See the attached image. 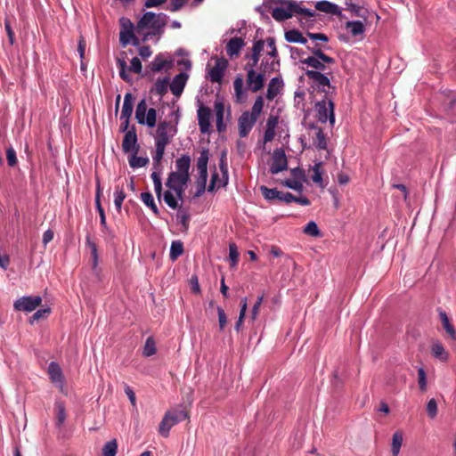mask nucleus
<instances>
[{"mask_svg": "<svg viewBox=\"0 0 456 456\" xmlns=\"http://www.w3.org/2000/svg\"><path fill=\"white\" fill-rule=\"evenodd\" d=\"M282 6L276 7L272 11L273 18L277 21L286 20L293 14H301L305 17H314L315 12L312 10L300 7L294 1H281Z\"/></svg>", "mask_w": 456, "mask_h": 456, "instance_id": "1", "label": "nucleus"}, {"mask_svg": "<svg viewBox=\"0 0 456 456\" xmlns=\"http://www.w3.org/2000/svg\"><path fill=\"white\" fill-rule=\"evenodd\" d=\"M176 125L177 121L175 124L167 120L159 123L155 135V147L166 149L177 133Z\"/></svg>", "mask_w": 456, "mask_h": 456, "instance_id": "2", "label": "nucleus"}, {"mask_svg": "<svg viewBox=\"0 0 456 456\" xmlns=\"http://www.w3.org/2000/svg\"><path fill=\"white\" fill-rule=\"evenodd\" d=\"M167 15L164 13H159L156 14L152 12H145L142 17L139 20V21L136 24V31L140 32L146 28H155L156 25L160 21H166L167 22Z\"/></svg>", "mask_w": 456, "mask_h": 456, "instance_id": "3", "label": "nucleus"}, {"mask_svg": "<svg viewBox=\"0 0 456 456\" xmlns=\"http://www.w3.org/2000/svg\"><path fill=\"white\" fill-rule=\"evenodd\" d=\"M316 110L319 121L326 123L330 121L331 125L335 123L334 102L331 100H322L316 103Z\"/></svg>", "mask_w": 456, "mask_h": 456, "instance_id": "4", "label": "nucleus"}, {"mask_svg": "<svg viewBox=\"0 0 456 456\" xmlns=\"http://www.w3.org/2000/svg\"><path fill=\"white\" fill-rule=\"evenodd\" d=\"M41 303L40 296H24L14 302L13 307L17 311L30 313L38 307Z\"/></svg>", "mask_w": 456, "mask_h": 456, "instance_id": "5", "label": "nucleus"}, {"mask_svg": "<svg viewBox=\"0 0 456 456\" xmlns=\"http://www.w3.org/2000/svg\"><path fill=\"white\" fill-rule=\"evenodd\" d=\"M288 160L285 151L282 148H277L273 151L270 172L276 175L281 171L287 170Z\"/></svg>", "mask_w": 456, "mask_h": 456, "instance_id": "6", "label": "nucleus"}, {"mask_svg": "<svg viewBox=\"0 0 456 456\" xmlns=\"http://www.w3.org/2000/svg\"><path fill=\"white\" fill-rule=\"evenodd\" d=\"M120 22V32H119V42L123 47L130 44L131 38L134 35V26L132 21L127 18H121Z\"/></svg>", "mask_w": 456, "mask_h": 456, "instance_id": "7", "label": "nucleus"}, {"mask_svg": "<svg viewBox=\"0 0 456 456\" xmlns=\"http://www.w3.org/2000/svg\"><path fill=\"white\" fill-rule=\"evenodd\" d=\"M265 75L264 73H262L261 71L256 72L255 70V71L247 73L246 84H247L248 88L252 93H256V92L260 91L261 89H263V87L265 86Z\"/></svg>", "mask_w": 456, "mask_h": 456, "instance_id": "8", "label": "nucleus"}, {"mask_svg": "<svg viewBox=\"0 0 456 456\" xmlns=\"http://www.w3.org/2000/svg\"><path fill=\"white\" fill-rule=\"evenodd\" d=\"M122 150L125 153L139 152L140 145L137 143V135L134 126L125 134L122 142Z\"/></svg>", "mask_w": 456, "mask_h": 456, "instance_id": "9", "label": "nucleus"}, {"mask_svg": "<svg viewBox=\"0 0 456 456\" xmlns=\"http://www.w3.org/2000/svg\"><path fill=\"white\" fill-rule=\"evenodd\" d=\"M256 121L257 118L249 114V111H244L238 119L240 136H248Z\"/></svg>", "mask_w": 456, "mask_h": 456, "instance_id": "10", "label": "nucleus"}, {"mask_svg": "<svg viewBox=\"0 0 456 456\" xmlns=\"http://www.w3.org/2000/svg\"><path fill=\"white\" fill-rule=\"evenodd\" d=\"M228 61L224 58L217 59L216 64L208 71V77L213 83H221L227 69Z\"/></svg>", "mask_w": 456, "mask_h": 456, "instance_id": "11", "label": "nucleus"}, {"mask_svg": "<svg viewBox=\"0 0 456 456\" xmlns=\"http://www.w3.org/2000/svg\"><path fill=\"white\" fill-rule=\"evenodd\" d=\"M198 114V121L200 131L202 134H206L209 132L211 124L210 119L212 117L211 110L208 107L201 105L197 111Z\"/></svg>", "mask_w": 456, "mask_h": 456, "instance_id": "12", "label": "nucleus"}, {"mask_svg": "<svg viewBox=\"0 0 456 456\" xmlns=\"http://www.w3.org/2000/svg\"><path fill=\"white\" fill-rule=\"evenodd\" d=\"M188 77L189 76L186 73L181 72L173 78L170 84V90L174 95L179 97L182 94Z\"/></svg>", "mask_w": 456, "mask_h": 456, "instance_id": "13", "label": "nucleus"}, {"mask_svg": "<svg viewBox=\"0 0 456 456\" xmlns=\"http://www.w3.org/2000/svg\"><path fill=\"white\" fill-rule=\"evenodd\" d=\"M283 80L281 76L273 77L267 87L266 92V98L269 101H273L275 97L278 96V94L281 93V91L283 88Z\"/></svg>", "mask_w": 456, "mask_h": 456, "instance_id": "14", "label": "nucleus"}, {"mask_svg": "<svg viewBox=\"0 0 456 456\" xmlns=\"http://www.w3.org/2000/svg\"><path fill=\"white\" fill-rule=\"evenodd\" d=\"M245 42L241 37H232L231 38L226 45V53L232 58L234 56H239L241 49L244 47Z\"/></svg>", "mask_w": 456, "mask_h": 456, "instance_id": "15", "label": "nucleus"}, {"mask_svg": "<svg viewBox=\"0 0 456 456\" xmlns=\"http://www.w3.org/2000/svg\"><path fill=\"white\" fill-rule=\"evenodd\" d=\"M437 313L439 314L440 321L444 330L446 331V333L450 336L452 339L456 340V330L453 325L451 323V321L445 311L443 310L441 307H438Z\"/></svg>", "mask_w": 456, "mask_h": 456, "instance_id": "16", "label": "nucleus"}, {"mask_svg": "<svg viewBox=\"0 0 456 456\" xmlns=\"http://www.w3.org/2000/svg\"><path fill=\"white\" fill-rule=\"evenodd\" d=\"M315 8H316V10L325 12V13H328V14L337 15V16L341 15V11H340L339 7L337 4L330 3L329 1L323 0V1L317 2L315 4Z\"/></svg>", "mask_w": 456, "mask_h": 456, "instance_id": "17", "label": "nucleus"}, {"mask_svg": "<svg viewBox=\"0 0 456 456\" xmlns=\"http://www.w3.org/2000/svg\"><path fill=\"white\" fill-rule=\"evenodd\" d=\"M216 123L218 132H224L226 128L224 124V104L221 101L215 102Z\"/></svg>", "mask_w": 456, "mask_h": 456, "instance_id": "18", "label": "nucleus"}, {"mask_svg": "<svg viewBox=\"0 0 456 456\" xmlns=\"http://www.w3.org/2000/svg\"><path fill=\"white\" fill-rule=\"evenodd\" d=\"M190 180V176H186V175L179 174L176 172H171L167 180L166 185L167 187L172 186H185Z\"/></svg>", "mask_w": 456, "mask_h": 456, "instance_id": "19", "label": "nucleus"}, {"mask_svg": "<svg viewBox=\"0 0 456 456\" xmlns=\"http://www.w3.org/2000/svg\"><path fill=\"white\" fill-rule=\"evenodd\" d=\"M209 159V151L204 149L200 151V155L197 160V169L199 170L200 177H208V162Z\"/></svg>", "mask_w": 456, "mask_h": 456, "instance_id": "20", "label": "nucleus"}, {"mask_svg": "<svg viewBox=\"0 0 456 456\" xmlns=\"http://www.w3.org/2000/svg\"><path fill=\"white\" fill-rule=\"evenodd\" d=\"M48 374L53 383H63V375L60 365L55 362H51L48 366Z\"/></svg>", "mask_w": 456, "mask_h": 456, "instance_id": "21", "label": "nucleus"}, {"mask_svg": "<svg viewBox=\"0 0 456 456\" xmlns=\"http://www.w3.org/2000/svg\"><path fill=\"white\" fill-rule=\"evenodd\" d=\"M191 167V157L189 155H183L175 160L176 173L186 175L190 176L189 170Z\"/></svg>", "mask_w": 456, "mask_h": 456, "instance_id": "22", "label": "nucleus"}, {"mask_svg": "<svg viewBox=\"0 0 456 456\" xmlns=\"http://www.w3.org/2000/svg\"><path fill=\"white\" fill-rule=\"evenodd\" d=\"M133 95L130 93H126L124 97V102L120 114V118H130L134 110Z\"/></svg>", "mask_w": 456, "mask_h": 456, "instance_id": "23", "label": "nucleus"}, {"mask_svg": "<svg viewBox=\"0 0 456 456\" xmlns=\"http://www.w3.org/2000/svg\"><path fill=\"white\" fill-rule=\"evenodd\" d=\"M306 77L318 83L319 86H330V79L327 76L317 70H306Z\"/></svg>", "mask_w": 456, "mask_h": 456, "instance_id": "24", "label": "nucleus"}, {"mask_svg": "<svg viewBox=\"0 0 456 456\" xmlns=\"http://www.w3.org/2000/svg\"><path fill=\"white\" fill-rule=\"evenodd\" d=\"M431 354L434 357L439 359L442 362H446L448 360V353L444 347L443 344L439 341L433 343L431 346Z\"/></svg>", "mask_w": 456, "mask_h": 456, "instance_id": "25", "label": "nucleus"}, {"mask_svg": "<svg viewBox=\"0 0 456 456\" xmlns=\"http://www.w3.org/2000/svg\"><path fill=\"white\" fill-rule=\"evenodd\" d=\"M280 68V60L279 59H273L272 61H268V60H262V62L260 64V71L262 73L270 74L274 71H278Z\"/></svg>", "mask_w": 456, "mask_h": 456, "instance_id": "26", "label": "nucleus"}, {"mask_svg": "<svg viewBox=\"0 0 456 456\" xmlns=\"http://www.w3.org/2000/svg\"><path fill=\"white\" fill-rule=\"evenodd\" d=\"M138 153L132 152L128 157V163L132 168H138L146 167L149 164V159L147 157H138Z\"/></svg>", "mask_w": 456, "mask_h": 456, "instance_id": "27", "label": "nucleus"}, {"mask_svg": "<svg viewBox=\"0 0 456 456\" xmlns=\"http://www.w3.org/2000/svg\"><path fill=\"white\" fill-rule=\"evenodd\" d=\"M168 85V77L158 78L154 84V87L151 91L155 92L159 96H163L167 93Z\"/></svg>", "mask_w": 456, "mask_h": 456, "instance_id": "28", "label": "nucleus"}, {"mask_svg": "<svg viewBox=\"0 0 456 456\" xmlns=\"http://www.w3.org/2000/svg\"><path fill=\"white\" fill-rule=\"evenodd\" d=\"M174 426L175 424L171 420V414L166 413L159 424V432L162 436L167 437L171 428Z\"/></svg>", "mask_w": 456, "mask_h": 456, "instance_id": "29", "label": "nucleus"}, {"mask_svg": "<svg viewBox=\"0 0 456 456\" xmlns=\"http://www.w3.org/2000/svg\"><path fill=\"white\" fill-rule=\"evenodd\" d=\"M165 154V149L155 147V153L152 156L153 171H162V159Z\"/></svg>", "mask_w": 456, "mask_h": 456, "instance_id": "30", "label": "nucleus"}, {"mask_svg": "<svg viewBox=\"0 0 456 456\" xmlns=\"http://www.w3.org/2000/svg\"><path fill=\"white\" fill-rule=\"evenodd\" d=\"M285 38L289 43L306 44L307 40L302 33L296 29H290L285 33Z\"/></svg>", "mask_w": 456, "mask_h": 456, "instance_id": "31", "label": "nucleus"}, {"mask_svg": "<svg viewBox=\"0 0 456 456\" xmlns=\"http://www.w3.org/2000/svg\"><path fill=\"white\" fill-rule=\"evenodd\" d=\"M146 101L143 99L140 101L135 110V118L140 125H144V117L148 111Z\"/></svg>", "mask_w": 456, "mask_h": 456, "instance_id": "32", "label": "nucleus"}, {"mask_svg": "<svg viewBox=\"0 0 456 456\" xmlns=\"http://www.w3.org/2000/svg\"><path fill=\"white\" fill-rule=\"evenodd\" d=\"M403 434L401 431H396L392 437L391 451L392 456H398L401 446L403 444Z\"/></svg>", "mask_w": 456, "mask_h": 456, "instance_id": "33", "label": "nucleus"}, {"mask_svg": "<svg viewBox=\"0 0 456 456\" xmlns=\"http://www.w3.org/2000/svg\"><path fill=\"white\" fill-rule=\"evenodd\" d=\"M141 200L148 208H150L152 210V212L156 216L159 215V210L157 205L155 204L153 196L151 192H149V191L142 192Z\"/></svg>", "mask_w": 456, "mask_h": 456, "instance_id": "34", "label": "nucleus"}, {"mask_svg": "<svg viewBox=\"0 0 456 456\" xmlns=\"http://www.w3.org/2000/svg\"><path fill=\"white\" fill-rule=\"evenodd\" d=\"M301 63L306 64L307 66L315 69L317 71L324 70L326 69L325 62L317 57H307L300 61Z\"/></svg>", "mask_w": 456, "mask_h": 456, "instance_id": "35", "label": "nucleus"}, {"mask_svg": "<svg viewBox=\"0 0 456 456\" xmlns=\"http://www.w3.org/2000/svg\"><path fill=\"white\" fill-rule=\"evenodd\" d=\"M167 414H171V420L175 425L181 421L186 419L188 416V412L185 408L175 409L170 411H167Z\"/></svg>", "mask_w": 456, "mask_h": 456, "instance_id": "36", "label": "nucleus"}, {"mask_svg": "<svg viewBox=\"0 0 456 456\" xmlns=\"http://www.w3.org/2000/svg\"><path fill=\"white\" fill-rule=\"evenodd\" d=\"M166 21L159 22L155 27V28H151V31L144 34L142 41H147L151 39L152 37H160L164 33V28L166 27Z\"/></svg>", "mask_w": 456, "mask_h": 456, "instance_id": "37", "label": "nucleus"}, {"mask_svg": "<svg viewBox=\"0 0 456 456\" xmlns=\"http://www.w3.org/2000/svg\"><path fill=\"white\" fill-rule=\"evenodd\" d=\"M243 84L244 82L241 77H235L233 87L237 102H241L244 100Z\"/></svg>", "mask_w": 456, "mask_h": 456, "instance_id": "38", "label": "nucleus"}, {"mask_svg": "<svg viewBox=\"0 0 456 456\" xmlns=\"http://www.w3.org/2000/svg\"><path fill=\"white\" fill-rule=\"evenodd\" d=\"M307 48L309 50H311V52L313 53V54H314L313 57L320 58V60H322L323 62L328 63V64L335 63V60L332 57H330L327 54H325L322 51V48L319 45H315V46L313 48H310L309 46Z\"/></svg>", "mask_w": 456, "mask_h": 456, "instance_id": "39", "label": "nucleus"}, {"mask_svg": "<svg viewBox=\"0 0 456 456\" xmlns=\"http://www.w3.org/2000/svg\"><path fill=\"white\" fill-rule=\"evenodd\" d=\"M183 253V244L180 240H175L171 244L169 256L175 261Z\"/></svg>", "mask_w": 456, "mask_h": 456, "instance_id": "40", "label": "nucleus"}, {"mask_svg": "<svg viewBox=\"0 0 456 456\" xmlns=\"http://www.w3.org/2000/svg\"><path fill=\"white\" fill-rule=\"evenodd\" d=\"M346 28L347 29H350V33L354 37L361 35V34H362L364 32L363 23L362 21H360V20L347 21L346 23Z\"/></svg>", "mask_w": 456, "mask_h": 456, "instance_id": "41", "label": "nucleus"}, {"mask_svg": "<svg viewBox=\"0 0 456 456\" xmlns=\"http://www.w3.org/2000/svg\"><path fill=\"white\" fill-rule=\"evenodd\" d=\"M160 173L161 172L159 171H153L151 175V177L154 183L155 193L159 200H160L162 195V183L160 178Z\"/></svg>", "mask_w": 456, "mask_h": 456, "instance_id": "42", "label": "nucleus"}, {"mask_svg": "<svg viewBox=\"0 0 456 456\" xmlns=\"http://www.w3.org/2000/svg\"><path fill=\"white\" fill-rule=\"evenodd\" d=\"M314 143L320 150H324L327 147L324 133L320 127L315 128V138L314 139Z\"/></svg>", "mask_w": 456, "mask_h": 456, "instance_id": "43", "label": "nucleus"}, {"mask_svg": "<svg viewBox=\"0 0 456 456\" xmlns=\"http://www.w3.org/2000/svg\"><path fill=\"white\" fill-rule=\"evenodd\" d=\"M57 426L61 427L66 419L65 406L62 402L55 403Z\"/></svg>", "mask_w": 456, "mask_h": 456, "instance_id": "44", "label": "nucleus"}, {"mask_svg": "<svg viewBox=\"0 0 456 456\" xmlns=\"http://www.w3.org/2000/svg\"><path fill=\"white\" fill-rule=\"evenodd\" d=\"M245 58L248 59V61L245 64L244 69L247 71V73L248 72H251V71H255L256 70L255 68L258 64L260 56H257V55L253 54V53H251V54L247 53L245 55Z\"/></svg>", "mask_w": 456, "mask_h": 456, "instance_id": "45", "label": "nucleus"}, {"mask_svg": "<svg viewBox=\"0 0 456 456\" xmlns=\"http://www.w3.org/2000/svg\"><path fill=\"white\" fill-rule=\"evenodd\" d=\"M247 308H248V301H247L246 297H243L240 300V310L239 319L235 323V330L237 331L240 330V329L243 323V321H244V318L246 315V312H247Z\"/></svg>", "mask_w": 456, "mask_h": 456, "instance_id": "46", "label": "nucleus"}, {"mask_svg": "<svg viewBox=\"0 0 456 456\" xmlns=\"http://www.w3.org/2000/svg\"><path fill=\"white\" fill-rule=\"evenodd\" d=\"M167 63L169 62L164 60L162 54H158L151 62V69L153 72H159Z\"/></svg>", "mask_w": 456, "mask_h": 456, "instance_id": "47", "label": "nucleus"}, {"mask_svg": "<svg viewBox=\"0 0 456 456\" xmlns=\"http://www.w3.org/2000/svg\"><path fill=\"white\" fill-rule=\"evenodd\" d=\"M264 104H265V102H264L263 96H261V95L257 96L253 106H252V109H251V111L249 112V114H251L253 117H255L256 118L258 119V118L263 110Z\"/></svg>", "mask_w": 456, "mask_h": 456, "instance_id": "48", "label": "nucleus"}, {"mask_svg": "<svg viewBox=\"0 0 456 456\" xmlns=\"http://www.w3.org/2000/svg\"><path fill=\"white\" fill-rule=\"evenodd\" d=\"M118 444L116 440L107 442L103 448L102 456H115L117 453Z\"/></svg>", "mask_w": 456, "mask_h": 456, "instance_id": "49", "label": "nucleus"}, {"mask_svg": "<svg viewBox=\"0 0 456 456\" xmlns=\"http://www.w3.org/2000/svg\"><path fill=\"white\" fill-rule=\"evenodd\" d=\"M157 122V110L154 108H150L144 117V125L152 128L156 126Z\"/></svg>", "mask_w": 456, "mask_h": 456, "instance_id": "50", "label": "nucleus"}, {"mask_svg": "<svg viewBox=\"0 0 456 456\" xmlns=\"http://www.w3.org/2000/svg\"><path fill=\"white\" fill-rule=\"evenodd\" d=\"M125 199L126 193L124 191L123 187L120 188L119 186H117L115 191L114 204L118 212L121 210L122 203Z\"/></svg>", "mask_w": 456, "mask_h": 456, "instance_id": "51", "label": "nucleus"}, {"mask_svg": "<svg viewBox=\"0 0 456 456\" xmlns=\"http://www.w3.org/2000/svg\"><path fill=\"white\" fill-rule=\"evenodd\" d=\"M238 248L235 243H230L229 245V260L231 267H234L239 261Z\"/></svg>", "mask_w": 456, "mask_h": 456, "instance_id": "52", "label": "nucleus"}, {"mask_svg": "<svg viewBox=\"0 0 456 456\" xmlns=\"http://www.w3.org/2000/svg\"><path fill=\"white\" fill-rule=\"evenodd\" d=\"M95 206H96L97 211H98L99 216H100V223H101L102 232L106 233V232H109V227H108L107 223H106V216H105L104 209L102 207V203L101 202H97V204H95Z\"/></svg>", "mask_w": 456, "mask_h": 456, "instance_id": "53", "label": "nucleus"}, {"mask_svg": "<svg viewBox=\"0 0 456 456\" xmlns=\"http://www.w3.org/2000/svg\"><path fill=\"white\" fill-rule=\"evenodd\" d=\"M304 232L312 237H320L321 232L315 222L311 221L304 228Z\"/></svg>", "mask_w": 456, "mask_h": 456, "instance_id": "54", "label": "nucleus"}, {"mask_svg": "<svg viewBox=\"0 0 456 456\" xmlns=\"http://www.w3.org/2000/svg\"><path fill=\"white\" fill-rule=\"evenodd\" d=\"M163 200L169 208H171L173 209H175L178 208V202H177L176 199L175 198L171 190L166 191L163 193Z\"/></svg>", "mask_w": 456, "mask_h": 456, "instance_id": "55", "label": "nucleus"}, {"mask_svg": "<svg viewBox=\"0 0 456 456\" xmlns=\"http://www.w3.org/2000/svg\"><path fill=\"white\" fill-rule=\"evenodd\" d=\"M260 191L264 198L267 200H273L279 195V191L277 189H270L265 185L260 186Z\"/></svg>", "mask_w": 456, "mask_h": 456, "instance_id": "56", "label": "nucleus"}, {"mask_svg": "<svg viewBox=\"0 0 456 456\" xmlns=\"http://www.w3.org/2000/svg\"><path fill=\"white\" fill-rule=\"evenodd\" d=\"M156 354V344L152 338H148L144 348H143V354L145 356H151Z\"/></svg>", "mask_w": 456, "mask_h": 456, "instance_id": "57", "label": "nucleus"}, {"mask_svg": "<svg viewBox=\"0 0 456 456\" xmlns=\"http://www.w3.org/2000/svg\"><path fill=\"white\" fill-rule=\"evenodd\" d=\"M418 384L420 391L426 392L427 390V377L423 368L418 370Z\"/></svg>", "mask_w": 456, "mask_h": 456, "instance_id": "58", "label": "nucleus"}, {"mask_svg": "<svg viewBox=\"0 0 456 456\" xmlns=\"http://www.w3.org/2000/svg\"><path fill=\"white\" fill-rule=\"evenodd\" d=\"M50 313L51 309L49 307L39 309L30 317V322L33 323L40 319H45L50 314Z\"/></svg>", "mask_w": 456, "mask_h": 456, "instance_id": "59", "label": "nucleus"}, {"mask_svg": "<svg viewBox=\"0 0 456 456\" xmlns=\"http://www.w3.org/2000/svg\"><path fill=\"white\" fill-rule=\"evenodd\" d=\"M118 67L119 69V76L120 77L126 81V82H129L130 81V77L128 76V74L126 73V62L125 60H121V59H118Z\"/></svg>", "mask_w": 456, "mask_h": 456, "instance_id": "60", "label": "nucleus"}, {"mask_svg": "<svg viewBox=\"0 0 456 456\" xmlns=\"http://www.w3.org/2000/svg\"><path fill=\"white\" fill-rule=\"evenodd\" d=\"M321 167H322V163H316L314 167H313V175H312V180L316 183H319L320 185H322V171H321Z\"/></svg>", "mask_w": 456, "mask_h": 456, "instance_id": "61", "label": "nucleus"}, {"mask_svg": "<svg viewBox=\"0 0 456 456\" xmlns=\"http://www.w3.org/2000/svg\"><path fill=\"white\" fill-rule=\"evenodd\" d=\"M427 411L431 419H434L437 415V403L436 399L432 398L428 402Z\"/></svg>", "mask_w": 456, "mask_h": 456, "instance_id": "62", "label": "nucleus"}, {"mask_svg": "<svg viewBox=\"0 0 456 456\" xmlns=\"http://www.w3.org/2000/svg\"><path fill=\"white\" fill-rule=\"evenodd\" d=\"M6 159L10 167H15L17 165L16 151L13 148L10 147L6 150Z\"/></svg>", "mask_w": 456, "mask_h": 456, "instance_id": "63", "label": "nucleus"}, {"mask_svg": "<svg viewBox=\"0 0 456 456\" xmlns=\"http://www.w3.org/2000/svg\"><path fill=\"white\" fill-rule=\"evenodd\" d=\"M284 184L288 188H290V189L295 190L299 192L302 191L303 188H304L302 183L297 179H295V180L288 179L284 182Z\"/></svg>", "mask_w": 456, "mask_h": 456, "instance_id": "64", "label": "nucleus"}]
</instances>
